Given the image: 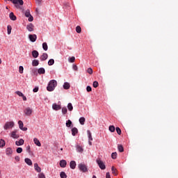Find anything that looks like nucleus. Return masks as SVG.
Here are the masks:
<instances>
[{"label":"nucleus","mask_w":178,"mask_h":178,"mask_svg":"<svg viewBox=\"0 0 178 178\" xmlns=\"http://www.w3.org/2000/svg\"><path fill=\"white\" fill-rule=\"evenodd\" d=\"M111 170H112V173L113 175H114V176H118V173L116 172H118V170L116 168H115V167H112L111 168Z\"/></svg>","instance_id":"7c9ffc66"},{"label":"nucleus","mask_w":178,"mask_h":178,"mask_svg":"<svg viewBox=\"0 0 178 178\" xmlns=\"http://www.w3.org/2000/svg\"><path fill=\"white\" fill-rule=\"evenodd\" d=\"M118 149L119 152H123V151H124V148H123V146L122 145H118Z\"/></svg>","instance_id":"72a5a7b5"},{"label":"nucleus","mask_w":178,"mask_h":178,"mask_svg":"<svg viewBox=\"0 0 178 178\" xmlns=\"http://www.w3.org/2000/svg\"><path fill=\"white\" fill-rule=\"evenodd\" d=\"M2 63V60L0 58V65Z\"/></svg>","instance_id":"680f3d73"},{"label":"nucleus","mask_w":178,"mask_h":178,"mask_svg":"<svg viewBox=\"0 0 178 178\" xmlns=\"http://www.w3.org/2000/svg\"><path fill=\"white\" fill-rule=\"evenodd\" d=\"M67 109L68 111H70V112H72V111H73V104H72V103L67 104Z\"/></svg>","instance_id":"cd10ccee"},{"label":"nucleus","mask_w":178,"mask_h":178,"mask_svg":"<svg viewBox=\"0 0 178 178\" xmlns=\"http://www.w3.org/2000/svg\"><path fill=\"white\" fill-rule=\"evenodd\" d=\"M87 72H88L89 74H92V68L89 67V68L87 70Z\"/></svg>","instance_id":"3c124183"},{"label":"nucleus","mask_w":178,"mask_h":178,"mask_svg":"<svg viewBox=\"0 0 178 178\" xmlns=\"http://www.w3.org/2000/svg\"><path fill=\"white\" fill-rule=\"evenodd\" d=\"M65 124L67 127H71L72 124V121L70 120H67Z\"/></svg>","instance_id":"4c0bfd02"},{"label":"nucleus","mask_w":178,"mask_h":178,"mask_svg":"<svg viewBox=\"0 0 178 178\" xmlns=\"http://www.w3.org/2000/svg\"><path fill=\"white\" fill-rule=\"evenodd\" d=\"M16 151H17V154H22V152H23V148L18 147V148H17Z\"/></svg>","instance_id":"de8ad7c7"},{"label":"nucleus","mask_w":178,"mask_h":178,"mask_svg":"<svg viewBox=\"0 0 178 178\" xmlns=\"http://www.w3.org/2000/svg\"><path fill=\"white\" fill-rule=\"evenodd\" d=\"M63 115H66L67 113V108L66 107H63L61 108Z\"/></svg>","instance_id":"e433bc0d"},{"label":"nucleus","mask_w":178,"mask_h":178,"mask_svg":"<svg viewBox=\"0 0 178 178\" xmlns=\"http://www.w3.org/2000/svg\"><path fill=\"white\" fill-rule=\"evenodd\" d=\"M6 154L8 155V156H12V154H13V149L10 147H8L6 149Z\"/></svg>","instance_id":"1a4fd4ad"},{"label":"nucleus","mask_w":178,"mask_h":178,"mask_svg":"<svg viewBox=\"0 0 178 178\" xmlns=\"http://www.w3.org/2000/svg\"><path fill=\"white\" fill-rule=\"evenodd\" d=\"M38 74H45V68L40 67L38 70Z\"/></svg>","instance_id":"6ab92c4d"},{"label":"nucleus","mask_w":178,"mask_h":178,"mask_svg":"<svg viewBox=\"0 0 178 178\" xmlns=\"http://www.w3.org/2000/svg\"><path fill=\"white\" fill-rule=\"evenodd\" d=\"M40 65V61L38 60H33L32 66H38Z\"/></svg>","instance_id":"bb28decb"},{"label":"nucleus","mask_w":178,"mask_h":178,"mask_svg":"<svg viewBox=\"0 0 178 178\" xmlns=\"http://www.w3.org/2000/svg\"><path fill=\"white\" fill-rule=\"evenodd\" d=\"M17 131H16V130L13 131L11 132L10 137H12V138H19V136L17 135Z\"/></svg>","instance_id":"f8f14e48"},{"label":"nucleus","mask_w":178,"mask_h":178,"mask_svg":"<svg viewBox=\"0 0 178 178\" xmlns=\"http://www.w3.org/2000/svg\"><path fill=\"white\" fill-rule=\"evenodd\" d=\"M38 178H45V174L44 172H40L38 175Z\"/></svg>","instance_id":"79ce46f5"},{"label":"nucleus","mask_w":178,"mask_h":178,"mask_svg":"<svg viewBox=\"0 0 178 178\" xmlns=\"http://www.w3.org/2000/svg\"><path fill=\"white\" fill-rule=\"evenodd\" d=\"M18 124L20 130H22V131H27V127H23L24 126L23 121L19 120Z\"/></svg>","instance_id":"0eeeda50"},{"label":"nucleus","mask_w":178,"mask_h":178,"mask_svg":"<svg viewBox=\"0 0 178 178\" xmlns=\"http://www.w3.org/2000/svg\"><path fill=\"white\" fill-rule=\"evenodd\" d=\"M35 72H37V70L35 69L32 70L33 74H35Z\"/></svg>","instance_id":"13d9d810"},{"label":"nucleus","mask_w":178,"mask_h":178,"mask_svg":"<svg viewBox=\"0 0 178 178\" xmlns=\"http://www.w3.org/2000/svg\"><path fill=\"white\" fill-rule=\"evenodd\" d=\"M24 70V68L23 67V66H19V72L20 73V74H23V71Z\"/></svg>","instance_id":"a18cd8bd"},{"label":"nucleus","mask_w":178,"mask_h":178,"mask_svg":"<svg viewBox=\"0 0 178 178\" xmlns=\"http://www.w3.org/2000/svg\"><path fill=\"white\" fill-rule=\"evenodd\" d=\"M25 163L26 165H29V166H31V165H33V161H31V159H29V158H26L24 159Z\"/></svg>","instance_id":"aec40b11"},{"label":"nucleus","mask_w":178,"mask_h":178,"mask_svg":"<svg viewBox=\"0 0 178 178\" xmlns=\"http://www.w3.org/2000/svg\"><path fill=\"white\" fill-rule=\"evenodd\" d=\"M26 152H28L29 154H31V149L30 148V145L26 146Z\"/></svg>","instance_id":"603ef678"},{"label":"nucleus","mask_w":178,"mask_h":178,"mask_svg":"<svg viewBox=\"0 0 178 178\" xmlns=\"http://www.w3.org/2000/svg\"><path fill=\"white\" fill-rule=\"evenodd\" d=\"M24 113L26 116H31V113H33V109L30 107H26L24 111Z\"/></svg>","instance_id":"423d86ee"},{"label":"nucleus","mask_w":178,"mask_h":178,"mask_svg":"<svg viewBox=\"0 0 178 178\" xmlns=\"http://www.w3.org/2000/svg\"><path fill=\"white\" fill-rule=\"evenodd\" d=\"M5 140L3 139L0 140V148H3V147L6 145Z\"/></svg>","instance_id":"c756f323"},{"label":"nucleus","mask_w":178,"mask_h":178,"mask_svg":"<svg viewBox=\"0 0 178 178\" xmlns=\"http://www.w3.org/2000/svg\"><path fill=\"white\" fill-rule=\"evenodd\" d=\"M38 55H40V54L38 53V51L37 50H33L32 51L33 58H38Z\"/></svg>","instance_id":"b1692460"},{"label":"nucleus","mask_w":178,"mask_h":178,"mask_svg":"<svg viewBox=\"0 0 178 178\" xmlns=\"http://www.w3.org/2000/svg\"><path fill=\"white\" fill-rule=\"evenodd\" d=\"M29 38L31 42H35L37 41V35L33 34V35H29Z\"/></svg>","instance_id":"6e6552de"},{"label":"nucleus","mask_w":178,"mask_h":178,"mask_svg":"<svg viewBox=\"0 0 178 178\" xmlns=\"http://www.w3.org/2000/svg\"><path fill=\"white\" fill-rule=\"evenodd\" d=\"M24 144V140H23L22 138L15 142V145H17V147H20V145H23Z\"/></svg>","instance_id":"ddd939ff"},{"label":"nucleus","mask_w":178,"mask_h":178,"mask_svg":"<svg viewBox=\"0 0 178 178\" xmlns=\"http://www.w3.org/2000/svg\"><path fill=\"white\" fill-rule=\"evenodd\" d=\"M56 86H58V82L56 81V80L53 79L49 81L47 87V91H49V92L54 91V90L56 88Z\"/></svg>","instance_id":"f257e3e1"},{"label":"nucleus","mask_w":178,"mask_h":178,"mask_svg":"<svg viewBox=\"0 0 178 178\" xmlns=\"http://www.w3.org/2000/svg\"><path fill=\"white\" fill-rule=\"evenodd\" d=\"M86 91H88V92H90V91H92V88H91V86H88L86 87Z\"/></svg>","instance_id":"8fccbe9b"},{"label":"nucleus","mask_w":178,"mask_h":178,"mask_svg":"<svg viewBox=\"0 0 178 178\" xmlns=\"http://www.w3.org/2000/svg\"><path fill=\"white\" fill-rule=\"evenodd\" d=\"M26 30L28 31H34V25L33 24H29L26 26Z\"/></svg>","instance_id":"4468645a"},{"label":"nucleus","mask_w":178,"mask_h":178,"mask_svg":"<svg viewBox=\"0 0 178 178\" xmlns=\"http://www.w3.org/2000/svg\"><path fill=\"white\" fill-rule=\"evenodd\" d=\"M87 133L88 136V140L92 141V135H91V131H90V130H88Z\"/></svg>","instance_id":"c85d7f7f"},{"label":"nucleus","mask_w":178,"mask_h":178,"mask_svg":"<svg viewBox=\"0 0 178 178\" xmlns=\"http://www.w3.org/2000/svg\"><path fill=\"white\" fill-rule=\"evenodd\" d=\"M34 169H35V170H36V172H38V173L41 172V168H40V166H38V163H35L34 164Z\"/></svg>","instance_id":"a211bd4d"},{"label":"nucleus","mask_w":178,"mask_h":178,"mask_svg":"<svg viewBox=\"0 0 178 178\" xmlns=\"http://www.w3.org/2000/svg\"><path fill=\"white\" fill-rule=\"evenodd\" d=\"M76 163L75 161H71L70 163V168L71 169H76Z\"/></svg>","instance_id":"2eb2a0df"},{"label":"nucleus","mask_w":178,"mask_h":178,"mask_svg":"<svg viewBox=\"0 0 178 178\" xmlns=\"http://www.w3.org/2000/svg\"><path fill=\"white\" fill-rule=\"evenodd\" d=\"M54 63H55V60H54L53 58L49 60V61H48L49 66H52V65H54Z\"/></svg>","instance_id":"c9c22d12"},{"label":"nucleus","mask_w":178,"mask_h":178,"mask_svg":"<svg viewBox=\"0 0 178 178\" xmlns=\"http://www.w3.org/2000/svg\"><path fill=\"white\" fill-rule=\"evenodd\" d=\"M12 127H15V122L13 121L6 122L3 126L4 130H9Z\"/></svg>","instance_id":"7ed1b4c3"},{"label":"nucleus","mask_w":178,"mask_h":178,"mask_svg":"<svg viewBox=\"0 0 178 178\" xmlns=\"http://www.w3.org/2000/svg\"><path fill=\"white\" fill-rule=\"evenodd\" d=\"M96 162H97L99 168H100V169H102V170H105V169H106V166L105 165V163H104L103 161L97 160Z\"/></svg>","instance_id":"39448f33"},{"label":"nucleus","mask_w":178,"mask_h":178,"mask_svg":"<svg viewBox=\"0 0 178 178\" xmlns=\"http://www.w3.org/2000/svg\"><path fill=\"white\" fill-rule=\"evenodd\" d=\"M42 49H44V51H48V44H47V42L42 43Z\"/></svg>","instance_id":"473e14b6"},{"label":"nucleus","mask_w":178,"mask_h":178,"mask_svg":"<svg viewBox=\"0 0 178 178\" xmlns=\"http://www.w3.org/2000/svg\"><path fill=\"white\" fill-rule=\"evenodd\" d=\"M61 108L62 107L60 106V105L57 104L56 103L52 104V109H54V111H59Z\"/></svg>","instance_id":"9d476101"},{"label":"nucleus","mask_w":178,"mask_h":178,"mask_svg":"<svg viewBox=\"0 0 178 178\" xmlns=\"http://www.w3.org/2000/svg\"><path fill=\"white\" fill-rule=\"evenodd\" d=\"M71 131H72V136H76V134H77V133H79V129H77V128L76 127H74L72 129Z\"/></svg>","instance_id":"412c9836"},{"label":"nucleus","mask_w":178,"mask_h":178,"mask_svg":"<svg viewBox=\"0 0 178 178\" xmlns=\"http://www.w3.org/2000/svg\"><path fill=\"white\" fill-rule=\"evenodd\" d=\"M38 90H39L38 87H35V88H33V92H38Z\"/></svg>","instance_id":"5fc2aeb1"},{"label":"nucleus","mask_w":178,"mask_h":178,"mask_svg":"<svg viewBox=\"0 0 178 178\" xmlns=\"http://www.w3.org/2000/svg\"><path fill=\"white\" fill-rule=\"evenodd\" d=\"M88 144L89 145H92V142H91V140H88Z\"/></svg>","instance_id":"bf43d9fd"},{"label":"nucleus","mask_w":178,"mask_h":178,"mask_svg":"<svg viewBox=\"0 0 178 178\" xmlns=\"http://www.w3.org/2000/svg\"><path fill=\"white\" fill-rule=\"evenodd\" d=\"M72 69H74V70L77 71L79 68L77 67V65H74L73 67H72Z\"/></svg>","instance_id":"6e6d98bb"},{"label":"nucleus","mask_w":178,"mask_h":178,"mask_svg":"<svg viewBox=\"0 0 178 178\" xmlns=\"http://www.w3.org/2000/svg\"><path fill=\"white\" fill-rule=\"evenodd\" d=\"M78 169H79L80 172H82L83 173L88 172V167L84 163H79L78 165Z\"/></svg>","instance_id":"f03ea898"},{"label":"nucleus","mask_w":178,"mask_h":178,"mask_svg":"<svg viewBox=\"0 0 178 178\" xmlns=\"http://www.w3.org/2000/svg\"><path fill=\"white\" fill-rule=\"evenodd\" d=\"M74 60H76V58L74 56H72L69 59V62H70V63H74Z\"/></svg>","instance_id":"49530a36"},{"label":"nucleus","mask_w":178,"mask_h":178,"mask_svg":"<svg viewBox=\"0 0 178 178\" xmlns=\"http://www.w3.org/2000/svg\"><path fill=\"white\" fill-rule=\"evenodd\" d=\"M15 94H17L19 95V97H23L24 95L23 94V92H20V91H16Z\"/></svg>","instance_id":"09e8293b"},{"label":"nucleus","mask_w":178,"mask_h":178,"mask_svg":"<svg viewBox=\"0 0 178 178\" xmlns=\"http://www.w3.org/2000/svg\"><path fill=\"white\" fill-rule=\"evenodd\" d=\"M111 158H112V159H116L118 158V153L117 152H113L111 154Z\"/></svg>","instance_id":"58836bf2"},{"label":"nucleus","mask_w":178,"mask_h":178,"mask_svg":"<svg viewBox=\"0 0 178 178\" xmlns=\"http://www.w3.org/2000/svg\"><path fill=\"white\" fill-rule=\"evenodd\" d=\"M76 149L77 152H80L81 154L83 153V152L84 151L83 147L80 145H76Z\"/></svg>","instance_id":"5701e85b"},{"label":"nucleus","mask_w":178,"mask_h":178,"mask_svg":"<svg viewBox=\"0 0 178 178\" xmlns=\"http://www.w3.org/2000/svg\"><path fill=\"white\" fill-rule=\"evenodd\" d=\"M33 143L35 144V145H37L38 147H41V143L40 142V140L37 138H35L33 139Z\"/></svg>","instance_id":"4be33fe9"},{"label":"nucleus","mask_w":178,"mask_h":178,"mask_svg":"<svg viewBox=\"0 0 178 178\" xmlns=\"http://www.w3.org/2000/svg\"><path fill=\"white\" fill-rule=\"evenodd\" d=\"M9 17L10 19V20H13L15 22V20H17V17H16V15H15V14L11 12L10 14H9Z\"/></svg>","instance_id":"f3484780"},{"label":"nucleus","mask_w":178,"mask_h":178,"mask_svg":"<svg viewBox=\"0 0 178 178\" xmlns=\"http://www.w3.org/2000/svg\"><path fill=\"white\" fill-rule=\"evenodd\" d=\"M60 178H67V175H66V172H61L60 173Z\"/></svg>","instance_id":"2f4dec72"},{"label":"nucleus","mask_w":178,"mask_h":178,"mask_svg":"<svg viewBox=\"0 0 178 178\" xmlns=\"http://www.w3.org/2000/svg\"><path fill=\"white\" fill-rule=\"evenodd\" d=\"M24 15L26 17H29V22H33V20H34V17H33L31 14L30 13V10H26V11L24 12Z\"/></svg>","instance_id":"20e7f679"},{"label":"nucleus","mask_w":178,"mask_h":178,"mask_svg":"<svg viewBox=\"0 0 178 178\" xmlns=\"http://www.w3.org/2000/svg\"><path fill=\"white\" fill-rule=\"evenodd\" d=\"M115 130H116V131H117V134H118L119 136H120V134H122V130L120 129V128L116 127V128H115Z\"/></svg>","instance_id":"c03bdc74"},{"label":"nucleus","mask_w":178,"mask_h":178,"mask_svg":"<svg viewBox=\"0 0 178 178\" xmlns=\"http://www.w3.org/2000/svg\"><path fill=\"white\" fill-rule=\"evenodd\" d=\"M66 165H67V162L66 161V160L60 161V168H66Z\"/></svg>","instance_id":"dca6fc26"},{"label":"nucleus","mask_w":178,"mask_h":178,"mask_svg":"<svg viewBox=\"0 0 178 178\" xmlns=\"http://www.w3.org/2000/svg\"><path fill=\"white\" fill-rule=\"evenodd\" d=\"M15 160L17 161V162H19L20 161V157L19 156H16L15 157Z\"/></svg>","instance_id":"864d4df0"},{"label":"nucleus","mask_w":178,"mask_h":178,"mask_svg":"<svg viewBox=\"0 0 178 178\" xmlns=\"http://www.w3.org/2000/svg\"><path fill=\"white\" fill-rule=\"evenodd\" d=\"M22 99L23 101H27V97H26V96H24V95L22 96Z\"/></svg>","instance_id":"4d7b16f0"},{"label":"nucleus","mask_w":178,"mask_h":178,"mask_svg":"<svg viewBox=\"0 0 178 178\" xmlns=\"http://www.w3.org/2000/svg\"><path fill=\"white\" fill-rule=\"evenodd\" d=\"M92 86H93L94 88H97V87H98V86H99V83H98V81H95L93 82Z\"/></svg>","instance_id":"37998d69"},{"label":"nucleus","mask_w":178,"mask_h":178,"mask_svg":"<svg viewBox=\"0 0 178 178\" xmlns=\"http://www.w3.org/2000/svg\"><path fill=\"white\" fill-rule=\"evenodd\" d=\"M108 130H109V131H111V133H114V131H115V126L111 125V126L108 127Z\"/></svg>","instance_id":"f704fd0d"},{"label":"nucleus","mask_w":178,"mask_h":178,"mask_svg":"<svg viewBox=\"0 0 178 178\" xmlns=\"http://www.w3.org/2000/svg\"><path fill=\"white\" fill-rule=\"evenodd\" d=\"M7 33L8 34H10V33H12V26L10 25H8L7 26Z\"/></svg>","instance_id":"ea45409f"},{"label":"nucleus","mask_w":178,"mask_h":178,"mask_svg":"<svg viewBox=\"0 0 178 178\" xmlns=\"http://www.w3.org/2000/svg\"><path fill=\"white\" fill-rule=\"evenodd\" d=\"M92 178H97V176L93 175Z\"/></svg>","instance_id":"052dcab7"},{"label":"nucleus","mask_w":178,"mask_h":178,"mask_svg":"<svg viewBox=\"0 0 178 178\" xmlns=\"http://www.w3.org/2000/svg\"><path fill=\"white\" fill-rule=\"evenodd\" d=\"M63 88L64 90H69V88H70V83L68 82H65L63 84Z\"/></svg>","instance_id":"393cba45"},{"label":"nucleus","mask_w":178,"mask_h":178,"mask_svg":"<svg viewBox=\"0 0 178 178\" xmlns=\"http://www.w3.org/2000/svg\"><path fill=\"white\" fill-rule=\"evenodd\" d=\"M76 31L78 34H80V33H81V27L80 26H77L76 27Z\"/></svg>","instance_id":"a19ab883"},{"label":"nucleus","mask_w":178,"mask_h":178,"mask_svg":"<svg viewBox=\"0 0 178 178\" xmlns=\"http://www.w3.org/2000/svg\"><path fill=\"white\" fill-rule=\"evenodd\" d=\"M79 123L80 124H81L82 126L84 125V123H86V118L84 117H81L79 118Z\"/></svg>","instance_id":"a878e982"},{"label":"nucleus","mask_w":178,"mask_h":178,"mask_svg":"<svg viewBox=\"0 0 178 178\" xmlns=\"http://www.w3.org/2000/svg\"><path fill=\"white\" fill-rule=\"evenodd\" d=\"M48 59V54L47 53H43L40 56V60L44 62V60H47Z\"/></svg>","instance_id":"9b49d317"},{"label":"nucleus","mask_w":178,"mask_h":178,"mask_svg":"<svg viewBox=\"0 0 178 178\" xmlns=\"http://www.w3.org/2000/svg\"><path fill=\"white\" fill-rule=\"evenodd\" d=\"M63 149V148L60 149L61 151H62Z\"/></svg>","instance_id":"e2e57ef3"}]
</instances>
